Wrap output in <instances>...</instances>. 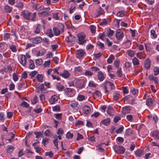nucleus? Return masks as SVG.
Wrapping results in <instances>:
<instances>
[{
  "label": "nucleus",
  "mask_w": 159,
  "mask_h": 159,
  "mask_svg": "<svg viewBox=\"0 0 159 159\" xmlns=\"http://www.w3.org/2000/svg\"><path fill=\"white\" fill-rule=\"evenodd\" d=\"M31 12L28 11L23 10L21 14L23 18L26 20L34 21L36 16V12H34L31 15Z\"/></svg>",
  "instance_id": "1"
},
{
  "label": "nucleus",
  "mask_w": 159,
  "mask_h": 159,
  "mask_svg": "<svg viewBox=\"0 0 159 159\" xmlns=\"http://www.w3.org/2000/svg\"><path fill=\"white\" fill-rule=\"evenodd\" d=\"M69 107L73 112L77 111L79 109V104L77 102L75 101H71L68 103Z\"/></svg>",
  "instance_id": "2"
},
{
  "label": "nucleus",
  "mask_w": 159,
  "mask_h": 159,
  "mask_svg": "<svg viewBox=\"0 0 159 159\" xmlns=\"http://www.w3.org/2000/svg\"><path fill=\"white\" fill-rule=\"evenodd\" d=\"M85 37L86 35L84 33H80L77 34L79 44L82 45L86 42L85 39Z\"/></svg>",
  "instance_id": "3"
},
{
  "label": "nucleus",
  "mask_w": 159,
  "mask_h": 159,
  "mask_svg": "<svg viewBox=\"0 0 159 159\" xmlns=\"http://www.w3.org/2000/svg\"><path fill=\"white\" fill-rule=\"evenodd\" d=\"M86 82V79H78L76 80V85L78 88L80 89L83 88L84 87Z\"/></svg>",
  "instance_id": "4"
},
{
  "label": "nucleus",
  "mask_w": 159,
  "mask_h": 159,
  "mask_svg": "<svg viewBox=\"0 0 159 159\" xmlns=\"http://www.w3.org/2000/svg\"><path fill=\"white\" fill-rule=\"evenodd\" d=\"M113 149L115 152L119 154H122L124 153L125 151V149L123 146H115Z\"/></svg>",
  "instance_id": "5"
},
{
  "label": "nucleus",
  "mask_w": 159,
  "mask_h": 159,
  "mask_svg": "<svg viewBox=\"0 0 159 159\" xmlns=\"http://www.w3.org/2000/svg\"><path fill=\"white\" fill-rule=\"evenodd\" d=\"M61 30L57 28L56 27H54L53 28V30L54 33V35L55 36H58L60 34L61 32H63L64 31V26L61 25Z\"/></svg>",
  "instance_id": "6"
},
{
  "label": "nucleus",
  "mask_w": 159,
  "mask_h": 159,
  "mask_svg": "<svg viewBox=\"0 0 159 159\" xmlns=\"http://www.w3.org/2000/svg\"><path fill=\"white\" fill-rule=\"evenodd\" d=\"M124 37L123 32L120 29L118 30L116 33V37L117 40L121 41Z\"/></svg>",
  "instance_id": "7"
},
{
  "label": "nucleus",
  "mask_w": 159,
  "mask_h": 159,
  "mask_svg": "<svg viewBox=\"0 0 159 159\" xmlns=\"http://www.w3.org/2000/svg\"><path fill=\"white\" fill-rule=\"evenodd\" d=\"M85 50L80 49L78 50L76 52L77 57L79 59H80L86 54Z\"/></svg>",
  "instance_id": "8"
},
{
  "label": "nucleus",
  "mask_w": 159,
  "mask_h": 159,
  "mask_svg": "<svg viewBox=\"0 0 159 159\" xmlns=\"http://www.w3.org/2000/svg\"><path fill=\"white\" fill-rule=\"evenodd\" d=\"M31 40L33 44H38L42 41V38L40 37H36L31 39Z\"/></svg>",
  "instance_id": "9"
},
{
  "label": "nucleus",
  "mask_w": 159,
  "mask_h": 159,
  "mask_svg": "<svg viewBox=\"0 0 159 159\" xmlns=\"http://www.w3.org/2000/svg\"><path fill=\"white\" fill-rule=\"evenodd\" d=\"M151 65V61L150 59L149 58H146L144 63V67L146 69L149 70L150 68Z\"/></svg>",
  "instance_id": "10"
},
{
  "label": "nucleus",
  "mask_w": 159,
  "mask_h": 159,
  "mask_svg": "<svg viewBox=\"0 0 159 159\" xmlns=\"http://www.w3.org/2000/svg\"><path fill=\"white\" fill-rule=\"evenodd\" d=\"M75 39V37L72 35H70L66 37V41L67 43H72L74 42Z\"/></svg>",
  "instance_id": "11"
},
{
  "label": "nucleus",
  "mask_w": 159,
  "mask_h": 159,
  "mask_svg": "<svg viewBox=\"0 0 159 159\" xmlns=\"http://www.w3.org/2000/svg\"><path fill=\"white\" fill-rule=\"evenodd\" d=\"M131 107L129 106H125L122 108V111L124 114H128L130 113Z\"/></svg>",
  "instance_id": "12"
},
{
  "label": "nucleus",
  "mask_w": 159,
  "mask_h": 159,
  "mask_svg": "<svg viewBox=\"0 0 159 159\" xmlns=\"http://www.w3.org/2000/svg\"><path fill=\"white\" fill-rule=\"evenodd\" d=\"M27 59L24 55H22L20 58V63L23 66H25L26 63Z\"/></svg>",
  "instance_id": "13"
},
{
  "label": "nucleus",
  "mask_w": 159,
  "mask_h": 159,
  "mask_svg": "<svg viewBox=\"0 0 159 159\" xmlns=\"http://www.w3.org/2000/svg\"><path fill=\"white\" fill-rule=\"evenodd\" d=\"M152 136L155 139H159V132L157 130H154L152 133Z\"/></svg>",
  "instance_id": "14"
},
{
  "label": "nucleus",
  "mask_w": 159,
  "mask_h": 159,
  "mask_svg": "<svg viewBox=\"0 0 159 159\" xmlns=\"http://www.w3.org/2000/svg\"><path fill=\"white\" fill-rule=\"evenodd\" d=\"M93 96L95 98H101L102 95L100 91L98 90H96L93 94Z\"/></svg>",
  "instance_id": "15"
},
{
  "label": "nucleus",
  "mask_w": 159,
  "mask_h": 159,
  "mask_svg": "<svg viewBox=\"0 0 159 159\" xmlns=\"http://www.w3.org/2000/svg\"><path fill=\"white\" fill-rule=\"evenodd\" d=\"M60 75L65 78H67L69 77L70 74L67 70H64L63 72L60 74Z\"/></svg>",
  "instance_id": "16"
},
{
  "label": "nucleus",
  "mask_w": 159,
  "mask_h": 159,
  "mask_svg": "<svg viewBox=\"0 0 159 159\" xmlns=\"http://www.w3.org/2000/svg\"><path fill=\"white\" fill-rule=\"evenodd\" d=\"M35 87L36 89L37 92L39 93H40L44 89V85L43 84H40L39 85L36 86Z\"/></svg>",
  "instance_id": "17"
},
{
  "label": "nucleus",
  "mask_w": 159,
  "mask_h": 159,
  "mask_svg": "<svg viewBox=\"0 0 159 159\" xmlns=\"http://www.w3.org/2000/svg\"><path fill=\"white\" fill-rule=\"evenodd\" d=\"M4 9L6 13H10L12 11L13 8L12 7L7 5L4 6Z\"/></svg>",
  "instance_id": "18"
},
{
  "label": "nucleus",
  "mask_w": 159,
  "mask_h": 159,
  "mask_svg": "<svg viewBox=\"0 0 159 159\" xmlns=\"http://www.w3.org/2000/svg\"><path fill=\"white\" fill-rule=\"evenodd\" d=\"M50 11H43L39 14V16L41 17H47L50 15Z\"/></svg>",
  "instance_id": "19"
},
{
  "label": "nucleus",
  "mask_w": 159,
  "mask_h": 159,
  "mask_svg": "<svg viewBox=\"0 0 159 159\" xmlns=\"http://www.w3.org/2000/svg\"><path fill=\"white\" fill-rule=\"evenodd\" d=\"M98 79L100 81H102L105 78L104 75L101 71H99L98 74Z\"/></svg>",
  "instance_id": "20"
},
{
  "label": "nucleus",
  "mask_w": 159,
  "mask_h": 159,
  "mask_svg": "<svg viewBox=\"0 0 159 159\" xmlns=\"http://www.w3.org/2000/svg\"><path fill=\"white\" fill-rule=\"evenodd\" d=\"M143 150L140 149H138L135 152V154L136 156L140 157L143 155Z\"/></svg>",
  "instance_id": "21"
},
{
  "label": "nucleus",
  "mask_w": 159,
  "mask_h": 159,
  "mask_svg": "<svg viewBox=\"0 0 159 159\" xmlns=\"http://www.w3.org/2000/svg\"><path fill=\"white\" fill-rule=\"evenodd\" d=\"M111 120L109 118L104 119L101 121L102 123L105 125H110Z\"/></svg>",
  "instance_id": "22"
},
{
  "label": "nucleus",
  "mask_w": 159,
  "mask_h": 159,
  "mask_svg": "<svg viewBox=\"0 0 159 159\" xmlns=\"http://www.w3.org/2000/svg\"><path fill=\"white\" fill-rule=\"evenodd\" d=\"M57 100V98L56 95H53L49 99V102L51 104H54Z\"/></svg>",
  "instance_id": "23"
},
{
  "label": "nucleus",
  "mask_w": 159,
  "mask_h": 159,
  "mask_svg": "<svg viewBox=\"0 0 159 159\" xmlns=\"http://www.w3.org/2000/svg\"><path fill=\"white\" fill-rule=\"evenodd\" d=\"M57 89L60 91H62L64 89V86L60 83H58L56 85Z\"/></svg>",
  "instance_id": "24"
},
{
  "label": "nucleus",
  "mask_w": 159,
  "mask_h": 159,
  "mask_svg": "<svg viewBox=\"0 0 159 159\" xmlns=\"http://www.w3.org/2000/svg\"><path fill=\"white\" fill-rule=\"evenodd\" d=\"M120 94L119 92L118 91H115L114 92L113 96L114 100H118L119 98Z\"/></svg>",
  "instance_id": "25"
},
{
  "label": "nucleus",
  "mask_w": 159,
  "mask_h": 159,
  "mask_svg": "<svg viewBox=\"0 0 159 159\" xmlns=\"http://www.w3.org/2000/svg\"><path fill=\"white\" fill-rule=\"evenodd\" d=\"M83 109L84 112L86 114L89 113L90 111V107L87 105H85L83 108Z\"/></svg>",
  "instance_id": "26"
},
{
  "label": "nucleus",
  "mask_w": 159,
  "mask_h": 159,
  "mask_svg": "<svg viewBox=\"0 0 159 159\" xmlns=\"http://www.w3.org/2000/svg\"><path fill=\"white\" fill-rule=\"evenodd\" d=\"M114 111V110L112 107L110 106L107 108V113L110 116L112 115Z\"/></svg>",
  "instance_id": "27"
},
{
  "label": "nucleus",
  "mask_w": 159,
  "mask_h": 159,
  "mask_svg": "<svg viewBox=\"0 0 159 159\" xmlns=\"http://www.w3.org/2000/svg\"><path fill=\"white\" fill-rule=\"evenodd\" d=\"M61 14L60 12H55L53 13V17L56 20L59 19L60 15Z\"/></svg>",
  "instance_id": "28"
},
{
  "label": "nucleus",
  "mask_w": 159,
  "mask_h": 159,
  "mask_svg": "<svg viewBox=\"0 0 159 159\" xmlns=\"http://www.w3.org/2000/svg\"><path fill=\"white\" fill-rule=\"evenodd\" d=\"M29 62L30 63L29 68L30 69H34L35 68V66L33 61L32 59H30Z\"/></svg>",
  "instance_id": "29"
},
{
  "label": "nucleus",
  "mask_w": 159,
  "mask_h": 159,
  "mask_svg": "<svg viewBox=\"0 0 159 159\" xmlns=\"http://www.w3.org/2000/svg\"><path fill=\"white\" fill-rule=\"evenodd\" d=\"M14 147L12 146H8L7 149V152L8 153H11L14 151Z\"/></svg>",
  "instance_id": "30"
},
{
  "label": "nucleus",
  "mask_w": 159,
  "mask_h": 159,
  "mask_svg": "<svg viewBox=\"0 0 159 159\" xmlns=\"http://www.w3.org/2000/svg\"><path fill=\"white\" fill-rule=\"evenodd\" d=\"M153 100L151 98H148L146 100V103L148 106H152L153 104Z\"/></svg>",
  "instance_id": "31"
},
{
  "label": "nucleus",
  "mask_w": 159,
  "mask_h": 159,
  "mask_svg": "<svg viewBox=\"0 0 159 159\" xmlns=\"http://www.w3.org/2000/svg\"><path fill=\"white\" fill-rule=\"evenodd\" d=\"M154 75L155 76L157 75H159V67L157 66H155L153 69Z\"/></svg>",
  "instance_id": "32"
},
{
  "label": "nucleus",
  "mask_w": 159,
  "mask_h": 159,
  "mask_svg": "<svg viewBox=\"0 0 159 159\" xmlns=\"http://www.w3.org/2000/svg\"><path fill=\"white\" fill-rule=\"evenodd\" d=\"M115 57L114 55L112 54L107 59V62L108 64L111 63L113 61V60L114 59Z\"/></svg>",
  "instance_id": "33"
},
{
  "label": "nucleus",
  "mask_w": 159,
  "mask_h": 159,
  "mask_svg": "<svg viewBox=\"0 0 159 159\" xmlns=\"http://www.w3.org/2000/svg\"><path fill=\"white\" fill-rule=\"evenodd\" d=\"M41 28V25L39 24H38L36 26V30L34 31V33L36 34H38L40 32V29Z\"/></svg>",
  "instance_id": "34"
},
{
  "label": "nucleus",
  "mask_w": 159,
  "mask_h": 159,
  "mask_svg": "<svg viewBox=\"0 0 159 159\" xmlns=\"http://www.w3.org/2000/svg\"><path fill=\"white\" fill-rule=\"evenodd\" d=\"M74 89L71 88H66L64 90V91L65 94H68L69 93H71L73 91Z\"/></svg>",
  "instance_id": "35"
},
{
  "label": "nucleus",
  "mask_w": 159,
  "mask_h": 159,
  "mask_svg": "<svg viewBox=\"0 0 159 159\" xmlns=\"http://www.w3.org/2000/svg\"><path fill=\"white\" fill-rule=\"evenodd\" d=\"M10 49L12 52H17V49L15 46L13 45H11L9 46Z\"/></svg>",
  "instance_id": "36"
},
{
  "label": "nucleus",
  "mask_w": 159,
  "mask_h": 159,
  "mask_svg": "<svg viewBox=\"0 0 159 159\" xmlns=\"http://www.w3.org/2000/svg\"><path fill=\"white\" fill-rule=\"evenodd\" d=\"M102 144H105L106 146H108V143L106 144L104 143H101L100 144H99L97 147L98 148L97 149L98 151L99 152H102L104 151V149L101 147V145Z\"/></svg>",
  "instance_id": "37"
},
{
  "label": "nucleus",
  "mask_w": 159,
  "mask_h": 159,
  "mask_svg": "<svg viewBox=\"0 0 159 159\" xmlns=\"http://www.w3.org/2000/svg\"><path fill=\"white\" fill-rule=\"evenodd\" d=\"M11 34L10 33H5L3 36V39L4 40H7L10 38Z\"/></svg>",
  "instance_id": "38"
},
{
  "label": "nucleus",
  "mask_w": 159,
  "mask_h": 159,
  "mask_svg": "<svg viewBox=\"0 0 159 159\" xmlns=\"http://www.w3.org/2000/svg\"><path fill=\"white\" fill-rule=\"evenodd\" d=\"M97 45L99 46V48L102 50H104L105 49V46L104 44L99 42L98 41L96 43Z\"/></svg>",
  "instance_id": "39"
},
{
  "label": "nucleus",
  "mask_w": 159,
  "mask_h": 159,
  "mask_svg": "<svg viewBox=\"0 0 159 159\" xmlns=\"http://www.w3.org/2000/svg\"><path fill=\"white\" fill-rule=\"evenodd\" d=\"M132 62L134 65H138L139 64V60L135 57L132 59Z\"/></svg>",
  "instance_id": "40"
},
{
  "label": "nucleus",
  "mask_w": 159,
  "mask_h": 159,
  "mask_svg": "<svg viewBox=\"0 0 159 159\" xmlns=\"http://www.w3.org/2000/svg\"><path fill=\"white\" fill-rule=\"evenodd\" d=\"M74 70L76 72H78L81 73L82 72V68L80 66L75 67L74 68Z\"/></svg>",
  "instance_id": "41"
},
{
  "label": "nucleus",
  "mask_w": 159,
  "mask_h": 159,
  "mask_svg": "<svg viewBox=\"0 0 159 159\" xmlns=\"http://www.w3.org/2000/svg\"><path fill=\"white\" fill-rule=\"evenodd\" d=\"M9 136L10 138H9L8 139H7V140H8L10 142H11L14 139L15 137V135L13 133H11L9 134Z\"/></svg>",
  "instance_id": "42"
},
{
  "label": "nucleus",
  "mask_w": 159,
  "mask_h": 159,
  "mask_svg": "<svg viewBox=\"0 0 159 159\" xmlns=\"http://www.w3.org/2000/svg\"><path fill=\"white\" fill-rule=\"evenodd\" d=\"M37 80L39 82H42L43 81V76L41 74H38L36 76Z\"/></svg>",
  "instance_id": "43"
},
{
  "label": "nucleus",
  "mask_w": 159,
  "mask_h": 159,
  "mask_svg": "<svg viewBox=\"0 0 159 159\" xmlns=\"http://www.w3.org/2000/svg\"><path fill=\"white\" fill-rule=\"evenodd\" d=\"M106 36L105 33L103 32L99 34V36L98 37V39H101L102 40H104V38Z\"/></svg>",
  "instance_id": "44"
},
{
  "label": "nucleus",
  "mask_w": 159,
  "mask_h": 159,
  "mask_svg": "<svg viewBox=\"0 0 159 159\" xmlns=\"http://www.w3.org/2000/svg\"><path fill=\"white\" fill-rule=\"evenodd\" d=\"M43 61L41 59H37L35 61V63L37 66L41 65L43 63Z\"/></svg>",
  "instance_id": "45"
},
{
  "label": "nucleus",
  "mask_w": 159,
  "mask_h": 159,
  "mask_svg": "<svg viewBox=\"0 0 159 159\" xmlns=\"http://www.w3.org/2000/svg\"><path fill=\"white\" fill-rule=\"evenodd\" d=\"M127 53L128 55L130 57H133L135 54V52L134 51L131 50H128L127 51Z\"/></svg>",
  "instance_id": "46"
},
{
  "label": "nucleus",
  "mask_w": 159,
  "mask_h": 159,
  "mask_svg": "<svg viewBox=\"0 0 159 159\" xmlns=\"http://www.w3.org/2000/svg\"><path fill=\"white\" fill-rule=\"evenodd\" d=\"M116 74L118 77H121L122 76V71L121 68H118L117 70Z\"/></svg>",
  "instance_id": "47"
},
{
  "label": "nucleus",
  "mask_w": 159,
  "mask_h": 159,
  "mask_svg": "<svg viewBox=\"0 0 159 159\" xmlns=\"http://www.w3.org/2000/svg\"><path fill=\"white\" fill-rule=\"evenodd\" d=\"M117 16L119 17H122L125 16V11L122 10L119 11L117 14Z\"/></svg>",
  "instance_id": "48"
},
{
  "label": "nucleus",
  "mask_w": 159,
  "mask_h": 159,
  "mask_svg": "<svg viewBox=\"0 0 159 159\" xmlns=\"http://www.w3.org/2000/svg\"><path fill=\"white\" fill-rule=\"evenodd\" d=\"M85 96L83 95H79L77 98L78 100L80 101H82L85 100Z\"/></svg>",
  "instance_id": "49"
},
{
  "label": "nucleus",
  "mask_w": 159,
  "mask_h": 159,
  "mask_svg": "<svg viewBox=\"0 0 159 159\" xmlns=\"http://www.w3.org/2000/svg\"><path fill=\"white\" fill-rule=\"evenodd\" d=\"M20 105L23 107L26 108L28 107H29V104L25 101H23Z\"/></svg>",
  "instance_id": "50"
},
{
  "label": "nucleus",
  "mask_w": 159,
  "mask_h": 159,
  "mask_svg": "<svg viewBox=\"0 0 159 159\" xmlns=\"http://www.w3.org/2000/svg\"><path fill=\"white\" fill-rule=\"evenodd\" d=\"M93 74L92 72L89 70H86L84 73V75L86 76H91Z\"/></svg>",
  "instance_id": "51"
},
{
  "label": "nucleus",
  "mask_w": 159,
  "mask_h": 159,
  "mask_svg": "<svg viewBox=\"0 0 159 159\" xmlns=\"http://www.w3.org/2000/svg\"><path fill=\"white\" fill-rule=\"evenodd\" d=\"M98 16L104 14V11L102 10L101 7H99L98 10Z\"/></svg>",
  "instance_id": "52"
},
{
  "label": "nucleus",
  "mask_w": 159,
  "mask_h": 159,
  "mask_svg": "<svg viewBox=\"0 0 159 159\" xmlns=\"http://www.w3.org/2000/svg\"><path fill=\"white\" fill-rule=\"evenodd\" d=\"M38 98L37 95H35L34 98H33V100L31 101V103L32 104H35L37 102H38Z\"/></svg>",
  "instance_id": "53"
},
{
  "label": "nucleus",
  "mask_w": 159,
  "mask_h": 159,
  "mask_svg": "<svg viewBox=\"0 0 159 159\" xmlns=\"http://www.w3.org/2000/svg\"><path fill=\"white\" fill-rule=\"evenodd\" d=\"M105 83L109 84V86L111 87V89H115V86L113 83L109 81H106Z\"/></svg>",
  "instance_id": "54"
},
{
  "label": "nucleus",
  "mask_w": 159,
  "mask_h": 159,
  "mask_svg": "<svg viewBox=\"0 0 159 159\" xmlns=\"http://www.w3.org/2000/svg\"><path fill=\"white\" fill-rule=\"evenodd\" d=\"M114 31L112 30L111 29H110L107 32V34L108 37L112 36L113 35Z\"/></svg>",
  "instance_id": "55"
},
{
  "label": "nucleus",
  "mask_w": 159,
  "mask_h": 159,
  "mask_svg": "<svg viewBox=\"0 0 159 159\" xmlns=\"http://www.w3.org/2000/svg\"><path fill=\"white\" fill-rule=\"evenodd\" d=\"M47 34H48V36L50 38L53 36L51 29L48 30L47 31Z\"/></svg>",
  "instance_id": "56"
},
{
  "label": "nucleus",
  "mask_w": 159,
  "mask_h": 159,
  "mask_svg": "<svg viewBox=\"0 0 159 159\" xmlns=\"http://www.w3.org/2000/svg\"><path fill=\"white\" fill-rule=\"evenodd\" d=\"M33 8H34V9L36 11H38L40 9H41L42 6L38 4L36 5H33Z\"/></svg>",
  "instance_id": "57"
},
{
  "label": "nucleus",
  "mask_w": 159,
  "mask_h": 159,
  "mask_svg": "<svg viewBox=\"0 0 159 159\" xmlns=\"http://www.w3.org/2000/svg\"><path fill=\"white\" fill-rule=\"evenodd\" d=\"M60 109V106L59 105H57L52 107V110L54 111H58Z\"/></svg>",
  "instance_id": "58"
},
{
  "label": "nucleus",
  "mask_w": 159,
  "mask_h": 159,
  "mask_svg": "<svg viewBox=\"0 0 159 159\" xmlns=\"http://www.w3.org/2000/svg\"><path fill=\"white\" fill-rule=\"evenodd\" d=\"M37 73V72L36 71L34 70L30 72L29 74V76L31 77V78H32L34 77Z\"/></svg>",
  "instance_id": "59"
},
{
  "label": "nucleus",
  "mask_w": 159,
  "mask_h": 159,
  "mask_svg": "<svg viewBox=\"0 0 159 159\" xmlns=\"http://www.w3.org/2000/svg\"><path fill=\"white\" fill-rule=\"evenodd\" d=\"M124 128L123 126H121L116 130V134H120L121 133L123 130Z\"/></svg>",
  "instance_id": "60"
},
{
  "label": "nucleus",
  "mask_w": 159,
  "mask_h": 159,
  "mask_svg": "<svg viewBox=\"0 0 159 159\" xmlns=\"http://www.w3.org/2000/svg\"><path fill=\"white\" fill-rule=\"evenodd\" d=\"M84 139L83 136L80 134L79 133H77V138H76V140L78 141L80 139Z\"/></svg>",
  "instance_id": "61"
},
{
  "label": "nucleus",
  "mask_w": 159,
  "mask_h": 159,
  "mask_svg": "<svg viewBox=\"0 0 159 159\" xmlns=\"http://www.w3.org/2000/svg\"><path fill=\"white\" fill-rule=\"evenodd\" d=\"M151 35L152 36L154 39L157 38V35L155 34V31L154 30H152L150 31Z\"/></svg>",
  "instance_id": "62"
},
{
  "label": "nucleus",
  "mask_w": 159,
  "mask_h": 159,
  "mask_svg": "<svg viewBox=\"0 0 159 159\" xmlns=\"http://www.w3.org/2000/svg\"><path fill=\"white\" fill-rule=\"evenodd\" d=\"M66 136L68 139H71L73 136V134L70 132H68L66 134Z\"/></svg>",
  "instance_id": "63"
},
{
  "label": "nucleus",
  "mask_w": 159,
  "mask_h": 159,
  "mask_svg": "<svg viewBox=\"0 0 159 159\" xmlns=\"http://www.w3.org/2000/svg\"><path fill=\"white\" fill-rule=\"evenodd\" d=\"M126 118L128 121L130 122L133 120V117L131 115H127L126 116Z\"/></svg>",
  "instance_id": "64"
}]
</instances>
